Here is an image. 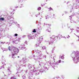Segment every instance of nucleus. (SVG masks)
Masks as SVG:
<instances>
[{"label":"nucleus","instance_id":"1","mask_svg":"<svg viewBox=\"0 0 79 79\" xmlns=\"http://www.w3.org/2000/svg\"><path fill=\"white\" fill-rule=\"evenodd\" d=\"M19 52V50H15L14 51V53L15 54H13L12 55V57L13 58H16V56H15V54H17Z\"/></svg>","mask_w":79,"mask_h":79},{"label":"nucleus","instance_id":"2","mask_svg":"<svg viewBox=\"0 0 79 79\" xmlns=\"http://www.w3.org/2000/svg\"><path fill=\"white\" fill-rule=\"evenodd\" d=\"M58 36H55V35L52 36L50 39H51V43H53V41H54V40H56V39H58Z\"/></svg>","mask_w":79,"mask_h":79},{"label":"nucleus","instance_id":"3","mask_svg":"<svg viewBox=\"0 0 79 79\" xmlns=\"http://www.w3.org/2000/svg\"><path fill=\"white\" fill-rule=\"evenodd\" d=\"M27 37H28L29 39H34L35 36H31V34H28L27 35Z\"/></svg>","mask_w":79,"mask_h":79},{"label":"nucleus","instance_id":"4","mask_svg":"<svg viewBox=\"0 0 79 79\" xmlns=\"http://www.w3.org/2000/svg\"><path fill=\"white\" fill-rule=\"evenodd\" d=\"M40 43H41V42L40 40L37 41L36 42V44H35V46L36 47H39Z\"/></svg>","mask_w":79,"mask_h":79},{"label":"nucleus","instance_id":"5","mask_svg":"<svg viewBox=\"0 0 79 79\" xmlns=\"http://www.w3.org/2000/svg\"><path fill=\"white\" fill-rule=\"evenodd\" d=\"M9 50H10V49H13V50H18V48H16L12 47V46L11 47L10 46L8 48Z\"/></svg>","mask_w":79,"mask_h":79},{"label":"nucleus","instance_id":"6","mask_svg":"<svg viewBox=\"0 0 79 79\" xmlns=\"http://www.w3.org/2000/svg\"><path fill=\"white\" fill-rule=\"evenodd\" d=\"M44 42H45L47 44H49V45H50V44L52 43L51 42H48V40H45L44 41Z\"/></svg>","mask_w":79,"mask_h":79},{"label":"nucleus","instance_id":"7","mask_svg":"<svg viewBox=\"0 0 79 79\" xmlns=\"http://www.w3.org/2000/svg\"><path fill=\"white\" fill-rule=\"evenodd\" d=\"M0 21H5V19L3 18H0Z\"/></svg>","mask_w":79,"mask_h":79},{"label":"nucleus","instance_id":"8","mask_svg":"<svg viewBox=\"0 0 79 79\" xmlns=\"http://www.w3.org/2000/svg\"><path fill=\"white\" fill-rule=\"evenodd\" d=\"M58 65V64H57V63H56L55 64V67H57Z\"/></svg>","mask_w":79,"mask_h":79},{"label":"nucleus","instance_id":"9","mask_svg":"<svg viewBox=\"0 0 79 79\" xmlns=\"http://www.w3.org/2000/svg\"><path fill=\"white\" fill-rule=\"evenodd\" d=\"M46 47L45 46H44L42 48V49L43 50H45L46 49Z\"/></svg>","mask_w":79,"mask_h":79},{"label":"nucleus","instance_id":"10","mask_svg":"<svg viewBox=\"0 0 79 79\" xmlns=\"http://www.w3.org/2000/svg\"><path fill=\"white\" fill-rule=\"evenodd\" d=\"M60 58L61 59H62L63 60H64V56H62L60 57Z\"/></svg>","mask_w":79,"mask_h":79},{"label":"nucleus","instance_id":"11","mask_svg":"<svg viewBox=\"0 0 79 79\" xmlns=\"http://www.w3.org/2000/svg\"><path fill=\"white\" fill-rule=\"evenodd\" d=\"M33 32H36V30L35 29H34L33 30Z\"/></svg>","mask_w":79,"mask_h":79},{"label":"nucleus","instance_id":"12","mask_svg":"<svg viewBox=\"0 0 79 79\" xmlns=\"http://www.w3.org/2000/svg\"><path fill=\"white\" fill-rule=\"evenodd\" d=\"M10 79H17L14 77H12L10 78Z\"/></svg>","mask_w":79,"mask_h":79},{"label":"nucleus","instance_id":"13","mask_svg":"<svg viewBox=\"0 0 79 79\" xmlns=\"http://www.w3.org/2000/svg\"><path fill=\"white\" fill-rule=\"evenodd\" d=\"M49 11H51V10H52L53 9H52V8L50 7L49 8Z\"/></svg>","mask_w":79,"mask_h":79},{"label":"nucleus","instance_id":"14","mask_svg":"<svg viewBox=\"0 0 79 79\" xmlns=\"http://www.w3.org/2000/svg\"><path fill=\"white\" fill-rule=\"evenodd\" d=\"M37 10H39V11L40 10H41V7H39V8H38Z\"/></svg>","mask_w":79,"mask_h":79},{"label":"nucleus","instance_id":"15","mask_svg":"<svg viewBox=\"0 0 79 79\" xmlns=\"http://www.w3.org/2000/svg\"><path fill=\"white\" fill-rule=\"evenodd\" d=\"M47 31L48 32H51V30H49L48 29L47 30Z\"/></svg>","mask_w":79,"mask_h":79},{"label":"nucleus","instance_id":"16","mask_svg":"<svg viewBox=\"0 0 79 79\" xmlns=\"http://www.w3.org/2000/svg\"><path fill=\"white\" fill-rule=\"evenodd\" d=\"M78 29H79V27H77V32H79V31L78 30Z\"/></svg>","mask_w":79,"mask_h":79},{"label":"nucleus","instance_id":"17","mask_svg":"<svg viewBox=\"0 0 79 79\" xmlns=\"http://www.w3.org/2000/svg\"><path fill=\"white\" fill-rule=\"evenodd\" d=\"M25 48H25V47H22V49H25Z\"/></svg>","mask_w":79,"mask_h":79},{"label":"nucleus","instance_id":"18","mask_svg":"<svg viewBox=\"0 0 79 79\" xmlns=\"http://www.w3.org/2000/svg\"><path fill=\"white\" fill-rule=\"evenodd\" d=\"M61 60H59L58 61V62H59V63H61Z\"/></svg>","mask_w":79,"mask_h":79},{"label":"nucleus","instance_id":"19","mask_svg":"<svg viewBox=\"0 0 79 79\" xmlns=\"http://www.w3.org/2000/svg\"><path fill=\"white\" fill-rule=\"evenodd\" d=\"M15 36H18V34H15Z\"/></svg>","mask_w":79,"mask_h":79},{"label":"nucleus","instance_id":"20","mask_svg":"<svg viewBox=\"0 0 79 79\" xmlns=\"http://www.w3.org/2000/svg\"><path fill=\"white\" fill-rule=\"evenodd\" d=\"M59 37H62V35H59Z\"/></svg>","mask_w":79,"mask_h":79},{"label":"nucleus","instance_id":"21","mask_svg":"<svg viewBox=\"0 0 79 79\" xmlns=\"http://www.w3.org/2000/svg\"><path fill=\"white\" fill-rule=\"evenodd\" d=\"M72 17V16H70V17H69V19H71V18Z\"/></svg>","mask_w":79,"mask_h":79},{"label":"nucleus","instance_id":"22","mask_svg":"<svg viewBox=\"0 0 79 79\" xmlns=\"http://www.w3.org/2000/svg\"><path fill=\"white\" fill-rule=\"evenodd\" d=\"M23 38H24V37H26V35H23Z\"/></svg>","mask_w":79,"mask_h":79},{"label":"nucleus","instance_id":"23","mask_svg":"<svg viewBox=\"0 0 79 79\" xmlns=\"http://www.w3.org/2000/svg\"><path fill=\"white\" fill-rule=\"evenodd\" d=\"M50 26H51L50 24H49L48 25V27H50Z\"/></svg>","mask_w":79,"mask_h":79},{"label":"nucleus","instance_id":"24","mask_svg":"<svg viewBox=\"0 0 79 79\" xmlns=\"http://www.w3.org/2000/svg\"><path fill=\"white\" fill-rule=\"evenodd\" d=\"M67 37L68 39H69V38L70 37V36H69V35H68Z\"/></svg>","mask_w":79,"mask_h":79},{"label":"nucleus","instance_id":"25","mask_svg":"<svg viewBox=\"0 0 79 79\" xmlns=\"http://www.w3.org/2000/svg\"><path fill=\"white\" fill-rule=\"evenodd\" d=\"M20 1H19L20 2H23V0H20Z\"/></svg>","mask_w":79,"mask_h":79},{"label":"nucleus","instance_id":"26","mask_svg":"<svg viewBox=\"0 0 79 79\" xmlns=\"http://www.w3.org/2000/svg\"><path fill=\"white\" fill-rule=\"evenodd\" d=\"M25 44H27V42H25Z\"/></svg>","mask_w":79,"mask_h":79},{"label":"nucleus","instance_id":"27","mask_svg":"<svg viewBox=\"0 0 79 79\" xmlns=\"http://www.w3.org/2000/svg\"><path fill=\"white\" fill-rule=\"evenodd\" d=\"M40 38H41V39H42V37H40Z\"/></svg>","mask_w":79,"mask_h":79},{"label":"nucleus","instance_id":"28","mask_svg":"<svg viewBox=\"0 0 79 79\" xmlns=\"http://www.w3.org/2000/svg\"><path fill=\"white\" fill-rule=\"evenodd\" d=\"M14 23H16V22H13Z\"/></svg>","mask_w":79,"mask_h":79},{"label":"nucleus","instance_id":"29","mask_svg":"<svg viewBox=\"0 0 79 79\" xmlns=\"http://www.w3.org/2000/svg\"><path fill=\"white\" fill-rule=\"evenodd\" d=\"M64 38H65V37H64Z\"/></svg>","mask_w":79,"mask_h":79},{"label":"nucleus","instance_id":"30","mask_svg":"<svg viewBox=\"0 0 79 79\" xmlns=\"http://www.w3.org/2000/svg\"><path fill=\"white\" fill-rule=\"evenodd\" d=\"M18 58H19V56H18Z\"/></svg>","mask_w":79,"mask_h":79},{"label":"nucleus","instance_id":"31","mask_svg":"<svg viewBox=\"0 0 79 79\" xmlns=\"http://www.w3.org/2000/svg\"><path fill=\"white\" fill-rule=\"evenodd\" d=\"M78 59H79V58H77V60H78Z\"/></svg>","mask_w":79,"mask_h":79}]
</instances>
